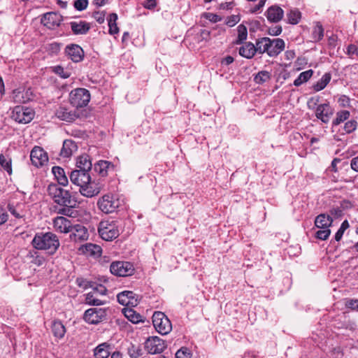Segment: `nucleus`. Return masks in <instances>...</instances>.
Returning a JSON list of instances; mask_svg holds the SVG:
<instances>
[{
  "mask_svg": "<svg viewBox=\"0 0 358 358\" xmlns=\"http://www.w3.org/2000/svg\"><path fill=\"white\" fill-rule=\"evenodd\" d=\"M0 164L9 174L12 172L11 160L6 158L3 155H0Z\"/></svg>",
  "mask_w": 358,
  "mask_h": 358,
  "instance_id": "a18cd8bd",
  "label": "nucleus"
},
{
  "mask_svg": "<svg viewBox=\"0 0 358 358\" xmlns=\"http://www.w3.org/2000/svg\"><path fill=\"white\" fill-rule=\"evenodd\" d=\"M53 226L57 231L65 234L71 232L73 227L71 221L64 217H57L55 218Z\"/></svg>",
  "mask_w": 358,
  "mask_h": 358,
  "instance_id": "6ab92c4d",
  "label": "nucleus"
},
{
  "mask_svg": "<svg viewBox=\"0 0 358 358\" xmlns=\"http://www.w3.org/2000/svg\"><path fill=\"white\" fill-rule=\"evenodd\" d=\"M124 316L132 323L143 322V317L131 308L124 309Z\"/></svg>",
  "mask_w": 358,
  "mask_h": 358,
  "instance_id": "473e14b6",
  "label": "nucleus"
},
{
  "mask_svg": "<svg viewBox=\"0 0 358 358\" xmlns=\"http://www.w3.org/2000/svg\"><path fill=\"white\" fill-rule=\"evenodd\" d=\"M30 159L33 165L38 167L44 165L48 162V157L43 148L35 146L31 151Z\"/></svg>",
  "mask_w": 358,
  "mask_h": 358,
  "instance_id": "ddd939ff",
  "label": "nucleus"
},
{
  "mask_svg": "<svg viewBox=\"0 0 358 358\" xmlns=\"http://www.w3.org/2000/svg\"><path fill=\"white\" fill-rule=\"evenodd\" d=\"M234 60V57H232L231 56H227L226 57L222 59L221 64L222 65L228 66V65L231 64V63H233Z\"/></svg>",
  "mask_w": 358,
  "mask_h": 358,
  "instance_id": "69168bd1",
  "label": "nucleus"
},
{
  "mask_svg": "<svg viewBox=\"0 0 358 358\" xmlns=\"http://www.w3.org/2000/svg\"><path fill=\"white\" fill-rule=\"evenodd\" d=\"M266 0H260L259 3L254 6L251 10V13H254L259 10L265 4Z\"/></svg>",
  "mask_w": 358,
  "mask_h": 358,
  "instance_id": "e2e57ef3",
  "label": "nucleus"
},
{
  "mask_svg": "<svg viewBox=\"0 0 358 358\" xmlns=\"http://www.w3.org/2000/svg\"><path fill=\"white\" fill-rule=\"evenodd\" d=\"M41 21L47 28L53 29L60 24L62 16L57 13L50 12L44 14Z\"/></svg>",
  "mask_w": 358,
  "mask_h": 358,
  "instance_id": "dca6fc26",
  "label": "nucleus"
},
{
  "mask_svg": "<svg viewBox=\"0 0 358 358\" xmlns=\"http://www.w3.org/2000/svg\"><path fill=\"white\" fill-rule=\"evenodd\" d=\"M271 78V73L267 71H259L255 77L254 80L257 84H263L268 81Z\"/></svg>",
  "mask_w": 358,
  "mask_h": 358,
  "instance_id": "ea45409f",
  "label": "nucleus"
},
{
  "mask_svg": "<svg viewBox=\"0 0 358 358\" xmlns=\"http://www.w3.org/2000/svg\"><path fill=\"white\" fill-rule=\"evenodd\" d=\"M77 145L70 139H66L63 142V146L60 151V156L62 157H69L77 150Z\"/></svg>",
  "mask_w": 358,
  "mask_h": 358,
  "instance_id": "cd10ccee",
  "label": "nucleus"
},
{
  "mask_svg": "<svg viewBox=\"0 0 358 358\" xmlns=\"http://www.w3.org/2000/svg\"><path fill=\"white\" fill-rule=\"evenodd\" d=\"M357 127V122L355 120H351L345 122L344 125V130L347 134L354 131Z\"/></svg>",
  "mask_w": 358,
  "mask_h": 358,
  "instance_id": "09e8293b",
  "label": "nucleus"
},
{
  "mask_svg": "<svg viewBox=\"0 0 358 358\" xmlns=\"http://www.w3.org/2000/svg\"><path fill=\"white\" fill-rule=\"evenodd\" d=\"M128 354L131 358H138L142 355V350L138 345H131L128 348Z\"/></svg>",
  "mask_w": 358,
  "mask_h": 358,
  "instance_id": "37998d69",
  "label": "nucleus"
},
{
  "mask_svg": "<svg viewBox=\"0 0 358 358\" xmlns=\"http://www.w3.org/2000/svg\"><path fill=\"white\" fill-rule=\"evenodd\" d=\"M238 37L236 41V44H241L244 41L247 39L248 31L247 28L243 24H240L237 27Z\"/></svg>",
  "mask_w": 358,
  "mask_h": 358,
  "instance_id": "a19ab883",
  "label": "nucleus"
},
{
  "mask_svg": "<svg viewBox=\"0 0 358 358\" xmlns=\"http://www.w3.org/2000/svg\"><path fill=\"white\" fill-rule=\"evenodd\" d=\"M166 347L164 341L158 336L149 337L145 342V348L150 354L161 353Z\"/></svg>",
  "mask_w": 358,
  "mask_h": 358,
  "instance_id": "9b49d317",
  "label": "nucleus"
},
{
  "mask_svg": "<svg viewBox=\"0 0 358 358\" xmlns=\"http://www.w3.org/2000/svg\"><path fill=\"white\" fill-rule=\"evenodd\" d=\"M69 178L73 184L80 188L90 181L91 176L90 175V172L82 171L80 169H75L69 174Z\"/></svg>",
  "mask_w": 358,
  "mask_h": 358,
  "instance_id": "f8f14e48",
  "label": "nucleus"
},
{
  "mask_svg": "<svg viewBox=\"0 0 358 358\" xmlns=\"http://www.w3.org/2000/svg\"><path fill=\"white\" fill-rule=\"evenodd\" d=\"M8 211L16 218L22 217V215L17 210L16 207L11 203H8L7 206Z\"/></svg>",
  "mask_w": 358,
  "mask_h": 358,
  "instance_id": "5fc2aeb1",
  "label": "nucleus"
},
{
  "mask_svg": "<svg viewBox=\"0 0 358 358\" xmlns=\"http://www.w3.org/2000/svg\"><path fill=\"white\" fill-rule=\"evenodd\" d=\"M347 306L353 310H358V299H350L348 301Z\"/></svg>",
  "mask_w": 358,
  "mask_h": 358,
  "instance_id": "052dcab7",
  "label": "nucleus"
},
{
  "mask_svg": "<svg viewBox=\"0 0 358 358\" xmlns=\"http://www.w3.org/2000/svg\"><path fill=\"white\" fill-rule=\"evenodd\" d=\"M31 243L36 250H47L50 255L55 254L60 245L58 237L52 232L36 234Z\"/></svg>",
  "mask_w": 358,
  "mask_h": 358,
  "instance_id": "f257e3e1",
  "label": "nucleus"
},
{
  "mask_svg": "<svg viewBox=\"0 0 358 358\" xmlns=\"http://www.w3.org/2000/svg\"><path fill=\"white\" fill-rule=\"evenodd\" d=\"M152 323L156 331L166 335L172 330V324L168 317L162 312H155L152 315Z\"/></svg>",
  "mask_w": 358,
  "mask_h": 358,
  "instance_id": "39448f33",
  "label": "nucleus"
},
{
  "mask_svg": "<svg viewBox=\"0 0 358 358\" xmlns=\"http://www.w3.org/2000/svg\"><path fill=\"white\" fill-rule=\"evenodd\" d=\"M351 167L353 170L358 171V157H355L352 159Z\"/></svg>",
  "mask_w": 358,
  "mask_h": 358,
  "instance_id": "774afa93",
  "label": "nucleus"
},
{
  "mask_svg": "<svg viewBox=\"0 0 358 358\" xmlns=\"http://www.w3.org/2000/svg\"><path fill=\"white\" fill-rule=\"evenodd\" d=\"M13 99L15 102H17V103H25L27 102L29 98L27 97V96L26 95V96H24V91H21L20 90H14L13 91ZM27 94V92H26V94Z\"/></svg>",
  "mask_w": 358,
  "mask_h": 358,
  "instance_id": "79ce46f5",
  "label": "nucleus"
},
{
  "mask_svg": "<svg viewBox=\"0 0 358 358\" xmlns=\"http://www.w3.org/2000/svg\"><path fill=\"white\" fill-rule=\"evenodd\" d=\"M345 53L350 59H356L358 57V48L354 44H350L347 47Z\"/></svg>",
  "mask_w": 358,
  "mask_h": 358,
  "instance_id": "de8ad7c7",
  "label": "nucleus"
},
{
  "mask_svg": "<svg viewBox=\"0 0 358 358\" xmlns=\"http://www.w3.org/2000/svg\"><path fill=\"white\" fill-rule=\"evenodd\" d=\"M94 18L99 23L102 24L105 20V14L101 12H94L93 13Z\"/></svg>",
  "mask_w": 358,
  "mask_h": 358,
  "instance_id": "13d9d810",
  "label": "nucleus"
},
{
  "mask_svg": "<svg viewBox=\"0 0 358 358\" xmlns=\"http://www.w3.org/2000/svg\"><path fill=\"white\" fill-rule=\"evenodd\" d=\"M48 193L55 203L65 207L75 208L78 205L76 198L68 190H66L59 185L50 184L48 187Z\"/></svg>",
  "mask_w": 358,
  "mask_h": 358,
  "instance_id": "7ed1b4c3",
  "label": "nucleus"
},
{
  "mask_svg": "<svg viewBox=\"0 0 358 358\" xmlns=\"http://www.w3.org/2000/svg\"><path fill=\"white\" fill-rule=\"evenodd\" d=\"M114 165L108 161L100 160L94 164V170L101 177H105L108 175L110 170H113Z\"/></svg>",
  "mask_w": 358,
  "mask_h": 358,
  "instance_id": "a878e982",
  "label": "nucleus"
},
{
  "mask_svg": "<svg viewBox=\"0 0 358 358\" xmlns=\"http://www.w3.org/2000/svg\"><path fill=\"white\" fill-rule=\"evenodd\" d=\"M313 74V71L312 69L301 73L297 78L294 80V85L296 87L300 86L303 83H306L312 77Z\"/></svg>",
  "mask_w": 358,
  "mask_h": 358,
  "instance_id": "f704fd0d",
  "label": "nucleus"
},
{
  "mask_svg": "<svg viewBox=\"0 0 358 358\" xmlns=\"http://www.w3.org/2000/svg\"><path fill=\"white\" fill-rule=\"evenodd\" d=\"M136 294L131 291H124L117 296V301L122 306L136 305Z\"/></svg>",
  "mask_w": 358,
  "mask_h": 358,
  "instance_id": "5701e85b",
  "label": "nucleus"
},
{
  "mask_svg": "<svg viewBox=\"0 0 358 358\" xmlns=\"http://www.w3.org/2000/svg\"><path fill=\"white\" fill-rule=\"evenodd\" d=\"M97 296L99 295L104 296L107 293V289L105 286L102 285H97L95 287L92 286V291Z\"/></svg>",
  "mask_w": 358,
  "mask_h": 358,
  "instance_id": "8fccbe9b",
  "label": "nucleus"
},
{
  "mask_svg": "<svg viewBox=\"0 0 358 358\" xmlns=\"http://www.w3.org/2000/svg\"><path fill=\"white\" fill-rule=\"evenodd\" d=\"M282 30L281 26H275L268 29V34L271 36H278L281 34Z\"/></svg>",
  "mask_w": 358,
  "mask_h": 358,
  "instance_id": "4d7b16f0",
  "label": "nucleus"
},
{
  "mask_svg": "<svg viewBox=\"0 0 358 358\" xmlns=\"http://www.w3.org/2000/svg\"><path fill=\"white\" fill-rule=\"evenodd\" d=\"M92 164L90 157L87 155H83L76 159V169L90 172L92 170Z\"/></svg>",
  "mask_w": 358,
  "mask_h": 358,
  "instance_id": "c85d7f7f",
  "label": "nucleus"
},
{
  "mask_svg": "<svg viewBox=\"0 0 358 358\" xmlns=\"http://www.w3.org/2000/svg\"><path fill=\"white\" fill-rule=\"evenodd\" d=\"M89 234L87 229L81 224L73 226L71 231L70 238L75 242L83 241L87 240Z\"/></svg>",
  "mask_w": 358,
  "mask_h": 358,
  "instance_id": "a211bd4d",
  "label": "nucleus"
},
{
  "mask_svg": "<svg viewBox=\"0 0 358 358\" xmlns=\"http://www.w3.org/2000/svg\"><path fill=\"white\" fill-rule=\"evenodd\" d=\"M331 230L329 229V227L320 228V229L315 233V237L318 239L324 241L329 238Z\"/></svg>",
  "mask_w": 358,
  "mask_h": 358,
  "instance_id": "49530a36",
  "label": "nucleus"
},
{
  "mask_svg": "<svg viewBox=\"0 0 358 358\" xmlns=\"http://www.w3.org/2000/svg\"><path fill=\"white\" fill-rule=\"evenodd\" d=\"M101 188V185L99 182L92 180V178H90V181H88L86 185H84L83 187H80L79 191L83 196L91 198L98 195Z\"/></svg>",
  "mask_w": 358,
  "mask_h": 358,
  "instance_id": "4468645a",
  "label": "nucleus"
},
{
  "mask_svg": "<svg viewBox=\"0 0 358 358\" xmlns=\"http://www.w3.org/2000/svg\"><path fill=\"white\" fill-rule=\"evenodd\" d=\"M108 27H109V33L110 34H115L118 33L119 29H118L116 23L108 24Z\"/></svg>",
  "mask_w": 358,
  "mask_h": 358,
  "instance_id": "0e129e2a",
  "label": "nucleus"
},
{
  "mask_svg": "<svg viewBox=\"0 0 358 358\" xmlns=\"http://www.w3.org/2000/svg\"><path fill=\"white\" fill-rule=\"evenodd\" d=\"M110 345L107 343L99 344L94 350L95 358H108L110 354Z\"/></svg>",
  "mask_w": 358,
  "mask_h": 358,
  "instance_id": "7c9ffc66",
  "label": "nucleus"
},
{
  "mask_svg": "<svg viewBox=\"0 0 358 358\" xmlns=\"http://www.w3.org/2000/svg\"><path fill=\"white\" fill-rule=\"evenodd\" d=\"M34 111L29 108L22 106H17L12 113V118L18 123L27 124L34 117Z\"/></svg>",
  "mask_w": 358,
  "mask_h": 358,
  "instance_id": "6e6552de",
  "label": "nucleus"
},
{
  "mask_svg": "<svg viewBox=\"0 0 358 358\" xmlns=\"http://www.w3.org/2000/svg\"><path fill=\"white\" fill-rule=\"evenodd\" d=\"M65 52L69 57L74 62L82 61L84 57L83 50L78 45L71 44L66 46Z\"/></svg>",
  "mask_w": 358,
  "mask_h": 358,
  "instance_id": "aec40b11",
  "label": "nucleus"
},
{
  "mask_svg": "<svg viewBox=\"0 0 358 358\" xmlns=\"http://www.w3.org/2000/svg\"><path fill=\"white\" fill-rule=\"evenodd\" d=\"M101 211L106 214L115 212L120 206V200L112 194H107L101 196L97 202Z\"/></svg>",
  "mask_w": 358,
  "mask_h": 358,
  "instance_id": "423d86ee",
  "label": "nucleus"
},
{
  "mask_svg": "<svg viewBox=\"0 0 358 358\" xmlns=\"http://www.w3.org/2000/svg\"><path fill=\"white\" fill-rule=\"evenodd\" d=\"M52 331L55 337L62 338L66 333V328L61 321L55 320L52 324Z\"/></svg>",
  "mask_w": 358,
  "mask_h": 358,
  "instance_id": "2f4dec72",
  "label": "nucleus"
},
{
  "mask_svg": "<svg viewBox=\"0 0 358 358\" xmlns=\"http://www.w3.org/2000/svg\"><path fill=\"white\" fill-rule=\"evenodd\" d=\"M176 358H193L191 350L186 348L182 347L176 353Z\"/></svg>",
  "mask_w": 358,
  "mask_h": 358,
  "instance_id": "c03bdc74",
  "label": "nucleus"
},
{
  "mask_svg": "<svg viewBox=\"0 0 358 358\" xmlns=\"http://www.w3.org/2000/svg\"><path fill=\"white\" fill-rule=\"evenodd\" d=\"M331 78V76L330 73H324L322 77L313 85L314 90L319 92L324 89L327 84L330 82Z\"/></svg>",
  "mask_w": 358,
  "mask_h": 358,
  "instance_id": "72a5a7b5",
  "label": "nucleus"
},
{
  "mask_svg": "<svg viewBox=\"0 0 358 358\" xmlns=\"http://www.w3.org/2000/svg\"><path fill=\"white\" fill-rule=\"evenodd\" d=\"M71 31L76 35H83L88 32L90 24L85 21H73L70 22Z\"/></svg>",
  "mask_w": 358,
  "mask_h": 358,
  "instance_id": "393cba45",
  "label": "nucleus"
},
{
  "mask_svg": "<svg viewBox=\"0 0 358 358\" xmlns=\"http://www.w3.org/2000/svg\"><path fill=\"white\" fill-rule=\"evenodd\" d=\"M334 113V109L329 103H322L317 106L315 116L324 123L329 122Z\"/></svg>",
  "mask_w": 358,
  "mask_h": 358,
  "instance_id": "2eb2a0df",
  "label": "nucleus"
},
{
  "mask_svg": "<svg viewBox=\"0 0 358 358\" xmlns=\"http://www.w3.org/2000/svg\"><path fill=\"white\" fill-rule=\"evenodd\" d=\"M266 15L268 21L278 22L282 19L284 11L280 7L273 6L268 8Z\"/></svg>",
  "mask_w": 358,
  "mask_h": 358,
  "instance_id": "b1692460",
  "label": "nucleus"
},
{
  "mask_svg": "<svg viewBox=\"0 0 358 358\" xmlns=\"http://www.w3.org/2000/svg\"><path fill=\"white\" fill-rule=\"evenodd\" d=\"M55 116L58 119L68 122H73L78 117L75 111L62 106L59 107L56 110Z\"/></svg>",
  "mask_w": 358,
  "mask_h": 358,
  "instance_id": "412c9836",
  "label": "nucleus"
},
{
  "mask_svg": "<svg viewBox=\"0 0 358 358\" xmlns=\"http://www.w3.org/2000/svg\"><path fill=\"white\" fill-rule=\"evenodd\" d=\"M350 112L348 110H341L336 113V118L332 122L333 126H337L344 121L347 120L350 117Z\"/></svg>",
  "mask_w": 358,
  "mask_h": 358,
  "instance_id": "58836bf2",
  "label": "nucleus"
},
{
  "mask_svg": "<svg viewBox=\"0 0 358 358\" xmlns=\"http://www.w3.org/2000/svg\"><path fill=\"white\" fill-rule=\"evenodd\" d=\"M74 8L78 10H83L88 6V0H76L73 3Z\"/></svg>",
  "mask_w": 358,
  "mask_h": 358,
  "instance_id": "3c124183",
  "label": "nucleus"
},
{
  "mask_svg": "<svg viewBox=\"0 0 358 358\" xmlns=\"http://www.w3.org/2000/svg\"><path fill=\"white\" fill-rule=\"evenodd\" d=\"M258 53L263 55L266 53L270 57H276L285 48V41L280 38H270L263 37L257 40Z\"/></svg>",
  "mask_w": 358,
  "mask_h": 358,
  "instance_id": "f03ea898",
  "label": "nucleus"
},
{
  "mask_svg": "<svg viewBox=\"0 0 358 358\" xmlns=\"http://www.w3.org/2000/svg\"><path fill=\"white\" fill-rule=\"evenodd\" d=\"M111 273L117 276L131 275L134 271V266L128 262H115L110 264Z\"/></svg>",
  "mask_w": 358,
  "mask_h": 358,
  "instance_id": "1a4fd4ad",
  "label": "nucleus"
},
{
  "mask_svg": "<svg viewBox=\"0 0 358 358\" xmlns=\"http://www.w3.org/2000/svg\"><path fill=\"white\" fill-rule=\"evenodd\" d=\"M76 281H77L79 287H82L85 289H86L89 287H92V285H91V283L84 279L78 278Z\"/></svg>",
  "mask_w": 358,
  "mask_h": 358,
  "instance_id": "bf43d9fd",
  "label": "nucleus"
},
{
  "mask_svg": "<svg viewBox=\"0 0 358 358\" xmlns=\"http://www.w3.org/2000/svg\"><path fill=\"white\" fill-rule=\"evenodd\" d=\"M241 20V17L238 15H233L229 17L226 21V24L229 27H234L236 24Z\"/></svg>",
  "mask_w": 358,
  "mask_h": 358,
  "instance_id": "864d4df0",
  "label": "nucleus"
},
{
  "mask_svg": "<svg viewBox=\"0 0 358 358\" xmlns=\"http://www.w3.org/2000/svg\"><path fill=\"white\" fill-rule=\"evenodd\" d=\"M71 208H72L71 207L63 206V208L59 209L58 213L64 215L69 216V215H71Z\"/></svg>",
  "mask_w": 358,
  "mask_h": 358,
  "instance_id": "680f3d73",
  "label": "nucleus"
},
{
  "mask_svg": "<svg viewBox=\"0 0 358 358\" xmlns=\"http://www.w3.org/2000/svg\"><path fill=\"white\" fill-rule=\"evenodd\" d=\"M144 6L148 9L154 8L156 6L155 0H147L144 3Z\"/></svg>",
  "mask_w": 358,
  "mask_h": 358,
  "instance_id": "338daca9",
  "label": "nucleus"
},
{
  "mask_svg": "<svg viewBox=\"0 0 358 358\" xmlns=\"http://www.w3.org/2000/svg\"><path fill=\"white\" fill-rule=\"evenodd\" d=\"M98 232L102 239L110 241L120 234L118 222L113 220H103L99 224Z\"/></svg>",
  "mask_w": 358,
  "mask_h": 358,
  "instance_id": "20e7f679",
  "label": "nucleus"
},
{
  "mask_svg": "<svg viewBox=\"0 0 358 358\" xmlns=\"http://www.w3.org/2000/svg\"><path fill=\"white\" fill-rule=\"evenodd\" d=\"M258 49L257 43L254 45L251 42H246L239 48L238 52L243 57L252 59L256 53H258Z\"/></svg>",
  "mask_w": 358,
  "mask_h": 358,
  "instance_id": "4be33fe9",
  "label": "nucleus"
},
{
  "mask_svg": "<svg viewBox=\"0 0 358 358\" xmlns=\"http://www.w3.org/2000/svg\"><path fill=\"white\" fill-rule=\"evenodd\" d=\"M324 37V29L320 22H317L312 32V38L315 42L321 41Z\"/></svg>",
  "mask_w": 358,
  "mask_h": 358,
  "instance_id": "e433bc0d",
  "label": "nucleus"
},
{
  "mask_svg": "<svg viewBox=\"0 0 358 358\" xmlns=\"http://www.w3.org/2000/svg\"><path fill=\"white\" fill-rule=\"evenodd\" d=\"M52 173L59 185L66 186L69 184L68 177L63 168L57 166H53L52 168Z\"/></svg>",
  "mask_w": 358,
  "mask_h": 358,
  "instance_id": "bb28decb",
  "label": "nucleus"
},
{
  "mask_svg": "<svg viewBox=\"0 0 358 358\" xmlns=\"http://www.w3.org/2000/svg\"><path fill=\"white\" fill-rule=\"evenodd\" d=\"M106 317V309L92 308L85 312L83 318L89 324H98L105 320Z\"/></svg>",
  "mask_w": 358,
  "mask_h": 358,
  "instance_id": "9d476101",
  "label": "nucleus"
},
{
  "mask_svg": "<svg viewBox=\"0 0 358 358\" xmlns=\"http://www.w3.org/2000/svg\"><path fill=\"white\" fill-rule=\"evenodd\" d=\"M85 303L90 306H101L104 304V302L98 299L97 296L92 292L86 294Z\"/></svg>",
  "mask_w": 358,
  "mask_h": 358,
  "instance_id": "4c0bfd02",
  "label": "nucleus"
},
{
  "mask_svg": "<svg viewBox=\"0 0 358 358\" xmlns=\"http://www.w3.org/2000/svg\"><path fill=\"white\" fill-rule=\"evenodd\" d=\"M287 17L289 24H296L301 18V13L298 9H290L287 13Z\"/></svg>",
  "mask_w": 358,
  "mask_h": 358,
  "instance_id": "c9c22d12",
  "label": "nucleus"
},
{
  "mask_svg": "<svg viewBox=\"0 0 358 358\" xmlns=\"http://www.w3.org/2000/svg\"><path fill=\"white\" fill-rule=\"evenodd\" d=\"M53 71L62 78H67L70 76V73L67 71H65L64 68L60 66H55Z\"/></svg>",
  "mask_w": 358,
  "mask_h": 358,
  "instance_id": "603ef678",
  "label": "nucleus"
},
{
  "mask_svg": "<svg viewBox=\"0 0 358 358\" xmlns=\"http://www.w3.org/2000/svg\"><path fill=\"white\" fill-rule=\"evenodd\" d=\"M333 222L332 217L326 214H320L317 215L315 220V225L317 228L330 227Z\"/></svg>",
  "mask_w": 358,
  "mask_h": 358,
  "instance_id": "c756f323",
  "label": "nucleus"
},
{
  "mask_svg": "<svg viewBox=\"0 0 358 358\" xmlns=\"http://www.w3.org/2000/svg\"><path fill=\"white\" fill-rule=\"evenodd\" d=\"M78 250L81 254L94 258L99 257L102 252L101 248L99 245L90 243L81 245Z\"/></svg>",
  "mask_w": 358,
  "mask_h": 358,
  "instance_id": "f3484780",
  "label": "nucleus"
},
{
  "mask_svg": "<svg viewBox=\"0 0 358 358\" xmlns=\"http://www.w3.org/2000/svg\"><path fill=\"white\" fill-rule=\"evenodd\" d=\"M70 103L76 108L86 106L90 100V92L85 88H77L72 90L69 95Z\"/></svg>",
  "mask_w": 358,
  "mask_h": 358,
  "instance_id": "0eeeda50",
  "label": "nucleus"
},
{
  "mask_svg": "<svg viewBox=\"0 0 358 358\" xmlns=\"http://www.w3.org/2000/svg\"><path fill=\"white\" fill-rule=\"evenodd\" d=\"M8 219V215L6 210L0 206V225L4 224Z\"/></svg>",
  "mask_w": 358,
  "mask_h": 358,
  "instance_id": "6e6d98bb",
  "label": "nucleus"
}]
</instances>
